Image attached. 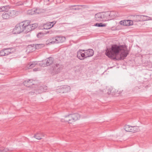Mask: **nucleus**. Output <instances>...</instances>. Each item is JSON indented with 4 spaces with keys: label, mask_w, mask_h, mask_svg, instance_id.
<instances>
[{
    "label": "nucleus",
    "mask_w": 152,
    "mask_h": 152,
    "mask_svg": "<svg viewBox=\"0 0 152 152\" xmlns=\"http://www.w3.org/2000/svg\"><path fill=\"white\" fill-rule=\"evenodd\" d=\"M120 23L121 25L129 26L132 25L133 21L130 20H125L123 21H121Z\"/></svg>",
    "instance_id": "obj_10"
},
{
    "label": "nucleus",
    "mask_w": 152,
    "mask_h": 152,
    "mask_svg": "<svg viewBox=\"0 0 152 152\" xmlns=\"http://www.w3.org/2000/svg\"><path fill=\"white\" fill-rule=\"evenodd\" d=\"M106 24L105 23H97L95 24V26L98 27H104L106 26Z\"/></svg>",
    "instance_id": "obj_23"
},
{
    "label": "nucleus",
    "mask_w": 152,
    "mask_h": 152,
    "mask_svg": "<svg viewBox=\"0 0 152 152\" xmlns=\"http://www.w3.org/2000/svg\"><path fill=\"white\" fill-rule=\"evenodd\" d=\"M72 119H69V116H66L64 117V118L63 119H62L61 120L62 122H68L69 123H72Z\"/></svg>",
    "instance_id": "obj_20"
},
{
    "label": "nucleus",
    "mask_w": 152,
    "mask_h": 152,
    "mask_svg": "<svg viewBox=\"0 0 152 152\" xmlns=\"http://www.w3.org/2000/svg\"><path fill=\"white\" fill-rule=\"evenodd\" d=\"M5 55L7 56L11 53L10 50L9 48L5 49H4Z\"/></svg>",
    "instance_id": "obj_25"
},
{
    "label": "nucleus",
    "mask_w": 152,
    "mask_h": 152,
    "mask_svg": "<svg viewBox=\"0 0 152 152\" xmlns=\"http://www.w3.org/2000/svg\"><path fill=\"white\" fill-rule=\"evenodd\" d=\"M9 6H5L0 7V12L6 11L10 9Z\"/></svg>",
    "instance_id": "obj_22"
},
{
    "label": "nucleus",
    "mask_w": 152,
    "mask_h": 152,
    "mask_svg": "<svg viewBox=\"0 0 152 152\" xmlns=\"http://www.w3.org/2000/svg\"><path fill=\"white\" fill-rule=\"evenodd\" d=\"M69 118V119H72V116L71 114H70L68 115Z\"/></svg>",
    "instance_id": "obj_38"
},
{
    "label": "nucleus",
    "mask_w": 152,
    "mask_h": 152,
    "mask_svg": "<svg viewBox=\"0 0 152 152\" xmlns=\"http://www.w3.org/2000/svg\"><path fill=\"white\" fill-rule=\"evenodd\" d=\"M53 61V59L52 58L49 57L43 61L41 64H39L41 65V66L43 67L49 66L52 64Z\"/></svg>",
    "instance_id": "obj_5"
},
{
    "label": "nucleus",
    "mask_w": 152,
    "mask_h": 152,
    "mask_svg": "<svg viewBox=\"0 0 152 152\" xmlns=\"http://www.w3.org/2000/svg\"><path fill=\"white\" fill-rule=\"evenodd\" d=\"M56 44L62 43L66 40L65 37L61 36H56Z\"/></svg>",
    "instance_id": "obj_11"
},
{
    "label": "nucleus",
    "mask_w": 152,
    "mask_h": 152,
    "mask_svg": "<svg viewBox=\"0 0 152 152\" xmlns=\"http://www.w3.org/2000/svg\"><path fill=\"white\" fill-rule=\"evenodd\" d=\"M114 89L112 88L111 91H110V92L109 93V92H108V94H110L111 93H113V92H114Z\"/></svg>",
    "instance_id": "obj_35"
},
{
    "label": "nucleus",
    "mask_w": 152,
    "mask_h": 152,
    "mask_svg": "<svg viewBox=\"0 0 152 152\" xmlns=\"http://www.w3.org/2000/svg\"><path fill=\"white\" fill-rule=\"evenodd\" d=\"M37 64V62L35 61L31 62L29 63L27 66V67L28 69L32 68L36 66Z\"/></svg>",
    "instance_id": "obj_19"
},
{
    "label": "nucleus",
    "mask_w": 152,
    "mask_h": 152,
    "mask_svg": "<svg viewBox=\"0 0 152 152\" xmlns=\"http://www.w3.org/2000/svg\"><path fill=\"white\" fill-rule=\"evenodd\" d=\"M113 12H106L105 13H99L96 14L95 16V19L97 21H101L105 20L106 19L105 18V16L109 15L112 16V13Z\"/></svg>",
    "instance_id": "obj_3"
},
{
    "label": "nucleus",
    "mask_w": 152,
    "mask_h": 152,
    "mask_svg": "<svg viewBox=\"0 0 152 152\" xmlns=\"http://www.w3.org/2000/svg\"><path fill=\"white\" fill-rule=\"evenodd\" d=\"M72 116V122H74L78 120L80 118V115L77 113L71 114Z\"/></svg>",
    "instance_id": "obj_16"
},
{
    "label": "nucleus",
    "mask_w": 152,
    "mask_h": 152,
    "mask_svg": "<svg viewBox=\"0 0 152 152\" xmlns=\"http://www.w3.org/2000/svg\"><path fill=\"white\" fill-rule=\"evenodd\" d=\"M143 17L142 15H135L133 16V21L135 22L141 21L142 18Z\"/></svg>",
    "instance_id": "obj_17"
},
{
    "label": "nucleus",
    "mask_w": 152,
    "mask_h": 152,
    "mask_svg": "<svg viewBox=\"0 0 152 152\" xmlns=\"http://www.w3.org/2000/svg\"><path fill=\"white\" fill-rule=\"evenodd\" d=\"M143 17L142 18V19H141V21H146L149 20L150 17L144 15H143Z\"/></svg>",
    "instance_id": "obj_28"
},
{
    "label": "nucleus",
    "mask_w": 152,
    "mask_h": 152,
    "mask_svg": "<svg viewBox=\"0 0 152 152\" xmlns=\"http://www.w3.org/2000/svg\"><path fill=\"white\" fill-rule=\"evenodd\" d=\"M85 53L86 55V58H87L93 56L94 53V51L92 49H89L85 51Z\"/></svg>",
    "instance_id": "obj_14"
},
{
    "label": "nucleus",
    "mask_w": 152,
    "mask_h": 152,
    "mask_svg": "<svg viewBox=\"0 0 152 152\" xmlns=\"http://www.w3.org/2000/svg\"><path fill=\"white\" fill-rule=\"evenodd\" d=\"M39 134L37 133L34 136V137L36 139L39 140L42 139V138L39 136Z\"/></svg>",
    "instance_id": "obj_31"
},
{
    "label": "nucleus",
    "mask_w": 152,
    "mask_h": 152,
    "mask_svg": "<svg viewBox=\"0 0 152 152\" xmlns=\"http://www.w3.org/2000/svg\"><path fill=\"white\" fill-rule=\"evenodd\" d=\"M27 23V33L30 32L33 30L34 29L37 28L38 26V25L36 23H34L31 24H30V21L29 20H26Z\"/></svg>",
    "instance_id": "obj_6"
},
{
    "label": "nucleus",
    "mask_w": 152,
    "mask_h": 152,
    "mask_svg": "<svg viewBox=\"0 0 152 152\" xmlns=\"http://www.w3.org/2000/svg\"><path fill=\"white\" fill-rule=\"evenodd\" d=\"M63 66L61 64H56L53 69V71L55 74L59 73L63 69Z\"/></svg>",
    "instance_id": "obj_7"
},
{
    "label": "nucleus",
    "mask_w": 152,
    "mask_h": 152,
    "mask_svg": "<svg viewBox=\"0 0 152 152\" xmlns=\"http://www.w3.org/2000/svg\"><path fill=\"white\" fill-rule=\"evenodd\" d=\"M131 126L129 125H126L124 127V129L125 130L126 132H130Z\"/></svg>",
    "instance_id": "obj_27"
},
{
    "label": "nucleus",
    "mask_w": 152,
    "mask_h": 152,
    "mask_svg": "<svg viewBox=\"0 0 152 152\" xmlns=\"http://www.w3.org/2000/svg\"><path fill=\"white\" fill-rule=\"evenodd\" d=\"M37 10L34 9V10H32V11H33L34 12V13H33V14H34H34L38 13L39 12H37Z\"/></svg>",
    "instance_id": "obj_36"
},
{
    "label": "nucleus",
    "mask_w": 152,
    "mask_h": 152,
    "mask_svg": "<svg viewBox=\"0 0 152 152\" xmlns=\"http://www.w3.org/2000/svg\"><path fill=\"white\" fill-rule=\"evenodd\" d=\"M56 37L48 39L46 41L48 44H56Z\"/></svg>",
    "instance_id": "obj_15"
},
{
    "label": "nucleus",
    "mask_w": 152,
    "mask_h": 152,
    "mask_svg": "<svg viewBox=\"0 0 152 152\" xmlns=\"http://www.w3.org/2000/svg\"><path fill=\"white\" fill-rule=\"evenodd\" d=\"M45 46L44 44H37L35 46L36 48H41Z\"/></svg>",
    "instance_id": "obj_30"
},
{
    "label": "nucleus",
    "mask_w": 152,
    "mask_h": 152,
    "mask_svg": "<svg viewBox=\"0 0 152 152\" xmlns=\"http://www.w3.org/2000/svg\"><path fill=\"white\" fill-rule=\"evenodd\" d=\"M74 68H76L77 69V68L78 69H77V70H75V72H78V71H79V66H75L74 67Z\"/></svg>",
    "instance_id": "obj_33"
},
{
    "label": "nucleus",
    "mask_w": 152,
    "mask_h": 152,
    "mask_svg": "<svg viewBox=\"0 0 152 152\" xmlns=\"http://www.w3.org/2000/svg\"><path fill=\"white\" fill-rule=\"evenodd\" d=\"M34 81L30 79L25 81L23 82V84L24 86L27 87L33 88V87L32 86L34 85V86L35 85L34 83Z\"/></svg>",
    "instance_id": "obj_9"
},
{
    "label": "nucleus",
    "mask_w": 152,
    "mask_h": 152,
    "mask_svg": "<svg viewBox=\"0 0 152 152\" xmlns=\"http://www.w3.org/2000/svg\"><path fill=\"white\" fill-rule=\"evenodd\" d=\"M5 54L4 53V50H2L0 51V56H5Z\"/></svg>",
    "instance_id": "obj_32"
},
{
    "label": "nucleus",
    "mask_w": 152,
    "mask_h": 152,
    "mask_svg": "<svg viewBox=\"0 0 152 152\" xmlns=\"http://www.w3.org/2000/svg\"><path fill=\"white\" fill-rule=\"evenodd\" d=\"M27 24L26 20L22 22L17 24L12 31L13 34H19L23 32L25 33H27L26 29Z\"/></svg>",
    "instance_id": "obj_2"
},
{
    "label": "nucleus",
    "mask_w": 152,
    "mask_h": 152,
    "mask_svg": "<svg viewBox=\"0 0 152 152\" xmlns=\"http://www.w3.org/2000/svg\"><path fill=\"white\" fill-rule=\"evenodd\" d=\"M42 33H38L37 35V37L38 38H41V35Z\"/></svg>",
    "instance_id": "obj_34"
},
{
    "label": "nucleus",
    "mask_w": 152,
    "mask_h": 152,
    "mask_svg": "<svg viewBox=\"0 0 152 152\" xmlns=\"http://www.w3.org/2000/svg\"><path fill=\"white\" fill-rule=\"evenodd\" d=\"M76 6H79V7H82L83 6L82 5H72V6H70V7H69V8L71 10H79V8H71L72 7H76Z\"/></svg>",
    "instance_id": "obj_26"
},
{
    "label": "nucleus",
    "mask_w": 152,
    "mask_h": 152,
    "mask_svg": "<svg viewBox=\"0 0 152 152\" xmlns=\"http://www.w3.org/2000/svg\"><path fill=\"white\" fill-rule=\"evenodd\" d=\"M56 23V22H55L47 23L43 25V29H49L53 27Z\"/></svg>",
    "instance_id": "obj_12"
},
{
    "label": "nucleus",
    "mask_w": 152,
    "mask_h": 152,
    "mask_svg": "<svg viewBox=\"0 0 152 152\" xmlns=\"http://www.w3.org/2000/svg\"><path fill=\"white\" fill-rule=\"evenodd\" d=\"M15 13V11L13 10L7 11L3 13L2 15V17L4 19H8L13 17Z\"/></svg>",
    "instance_id": "obj_4"
},
{
    "label": "nucleus",
    "mask_w": 152,
    "mask_h": 152,
    "mask_svg": "<svg viewBox=\"0 0 152 152\" xmlns=\"http://www.w3.org/2000/svg\"><path fill=\"white\" fill-rule=\"evenodd\" d=\"M77 57L79 59L81 60H83L85 58H86L85 50H80L78 51L77 53Z\"/></svg>",
    "instance_id": "obj_8"
},
{
    "label": "nucleus",
    "mask_w": 152,
    "mask_h": 152,
    "mask_svg": "<svg viewBox=\"0 0 152 152\" xmlns=\"http://www.w3.org/2000/svg\"><path fill=\"white\" fill-rule=\"evenodd\" d=\"M129 54V51L124 49L123 45H112L111 48H107L105 52V55L110 58L115 56L116 60L124 59Z\"/></svg>",
    "instance_id": "obj_1"
},
{
    "label": "nucleus",
    "mask_w": 152,
    "mask_h": 152,
    "mask_svg": "<svg viewBox=\"0 0 152 152\" xmlns=\"http://www.w3.org/2000/svg\"><path fill=\"white\" fill-rule=\"evenodd\" d=\"M11 151L7 148H4L3 147L0 148V152H8Z\"/></svg>",
    "instance_id": "obj_24"
},
{
    "label": "nucleus",
    "mask_w": 152,
    "mask_h": 152,
    "mask_svg": "<svg viewBox=\"0 0 152 152\" xmlns=\"http://www.w3.org/2000/svg\"><path fill=\"white\" fill-rule=\"evenodd\" d=\"M47 86H41L39 87V89H38V91H35L34 92V93L37 94V93H40L42 92H45L47 90Z\"/></svg>",
    "instance_id": "obj_13"
},
{
    "label": "nucleus",
    "mask_w": 152,
    "mask_h": 152,
    "mask_svg": "<svg viewBox=\"0 0 152 152\" xmlns=\"http://www.w3.org/2000/svg\"><path fill=\"white\" fill-rule=\"evenodd\" d=\"M130 132H137L139 130V128L137 126H131Z\"/></svg>",
    "instance_id": "obj_21"
},
{
    "label": "nucleus",
    "mask_w": 152,
    "mask_h": 152,
    "mask_svg": "<svg viewBox=\"0 0 152 152\" xmlns=\"http://www.w3.org/2000/svg\"><path fill=\"white\" fill-rule=\"evenodd\" d=\"M33 70L34 71H37L39 70V69L38 68H35L33 69Z\"/></svg>",
    "instance_id": "obj_37"
},
{
    "label": "nucleus",
    "mask_w": 152,
    "mask_h": 152,
    "mask_svg": "<svg viewBox=\"0 0 152 152\" xmlns=\"http://www.w3.org/2000/svg\"><path fill=\"white\" fill-rule=\"evenodd\" d=\"M32 93H33V92H29V94H32Z\"/></svg>",
    "instance_id": "obj_39"
},
{
    "label": "nucleus",
    "mask_w": 152,
    "mask_h": 152,
    "mask_svg": "<svg viewBox=\"0 0 152 152\" xmlns=\"http://www.w3.org/2000/svg\"><path fill=\"white\" fill-rule=\"evenodd\" d=\"M28 46V47H31V45H30Z\"/></svg>",
    "instance_id": "obj_40"
},
{
    "label": "nucleus",
    "mask_w": 152,
    "mask_h": 152,
    "mask_svg": "<svg viewBox=\"0 0 152 152\" xmlns=\"http://www.w3.org/2000/svg\"><path fill=\"white\" fill-rule=\"evenodd\" d=\"M56 91L57 93H64L62 87L57 89Z\"/></svg>",
    "instance_id": "obj_29"
},
{
    "label": "nucleus",
    "mask_w": 152,
    "mask_h": 152,
    "mask_svg": "<svg viewBox=\"0 0 152 152\" xmlns=\"http://www.w3.org/2000/svg\"><path fill=\"white\" fill-rule=\"evenodd\" d=\"M62 87L64 93L69 91L71 89L70 86L66 85Z\"/></svg>",
    "instance_id": "obj_18"
}]
</instances>
